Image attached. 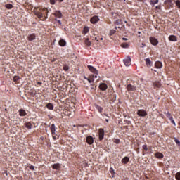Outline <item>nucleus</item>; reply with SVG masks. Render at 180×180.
Here are the masks:
<instances>
[{
    "mask_svg": "<svg viewBox=\"0 0 180 180\" xmlns=\"http://www.w3.org/2000/svg\"><path fill=\"white\" fill-rule=\"evenodd\" d=\"M95 40H96L97 41H98V38L95 37Z\"/></svg>",
    "mask_w": 180,
    "mask_h": 180,
    "instance_id": "59",
    "label": "nucleus"
},
{
    "mask_svg": "<svg viewBox=\"0 0 180 180\" xmlns=\"http://www.w3.org/2000/svg\"><path fill=\"white\" fill-rule=\"evenodd\" d=\"M155 29H158V25H156L155 26Z\"/></svg>",
    "mask_w": 180,
    "mask_h": 180,
    "instance_id": "57",
    "label": "nucleus"
},
{
    "mask_svg": "<svg viewBox=\"0 0 180 180\" xmlns=\"http://www.w3.org/2000/svg\"><path fill=\"white\" fill-rule=\"evenodd\" d=\"M89 71H91V72H93V74H98V71L92 65H88L87 66Z\"/></svg>",
    "mask_w": 180,
    "mask_h": 180,
    "instance_id": "9",
    "label": "nucleus"
},
{
    "mask_svg": "<svg viewBox=\"0 0 180 180\" xmlns=\"http://www.w3.org/2000/svg\"><path fill=\"white\" fill-rule=\"evenodd\" d=\"M141 47H146V44L142 43Z\"/></svg>",
    "mask_w": 180,
    "mask_h": 180,
    "instance_id": "48",
    "label": "nucleus"
},
{
    "mask_svg": "<svg viewBox=\"0 0 180 180\" xmlns=\"http://www.w3.org/2000/svg\"><path fill=\"white\" fill-rule=\"evenodd\" d=\"M127 91H136L137 90V87H136V86H133L131 84H128L127 86Z\"/></svg>",
    "mask_w": 180,
    "mask_h": 180,
    "instance_id": "8",
    "label": "nucleus"
},
{
    "mask_svg": "<svg viewBox=\"0 0 180 180\" xmlns=\"http://www.w3.org/2000/svg\"><path fill=\"white\" fill-rule=\"evenodd\" d=\"M34 13L36 16H37V18H43V12L36 11L34 12Z\"/></svg>",
    "mask_w": 180,
    "mask_h": 180,
    "instance_id": "15",
    "label": "nucleus"
},
{
    "mask_svg": "<svg viewBox=\"0 0 180 180\" xmlns=\"http://www.w3.org/2000/svg\"><path fill=\"white\" fill-rule=\"evenodd\" d=\"M174 141H175L176 144H177V146H179V147H180V141H179V140H178V139L175 138L174 139Z\"/></svg>",
    "mask_w": 180,
    "mask_h": 180,
    "instance_id": "37",
    "label": "nucleus"
},
{
    "mask_svg": "<svg viewBox=\"0 0 180 180\" xmlns=\"http://www.w3.org/2000/svg\"><path fill=\"white\" fill-rule=\"evenodd\" d=\"M122 40H124V41H127V38H122Z\"/></svg>",
    "mask_w": 180,
    "mask_h": 180,
    "instance_id": "54",
    "label": "nucleus"
},
{
    "mask_svg": "<svg viewBox=\"0 0 180 180\" xmlns=\"http://www.w3.org/2000/svg\"><path fill=\"white\" fill-rule=\"evenodd\" d=\"M89 32V28L88 27H85L84 28V34H86V33H88Z\"/></svg>",
    "mask_w": 180,
    "mask_h": 180,
    "instance_id": "32",
    "label": "nucleus"
},
{
    "mask_svg": "<svg viewBox=\"0 0 180 180\" xmlns=\"http://www.w3.org/2000/svg\"><path fill=\"white\" fill-rule=\"evenodd\" d=\"M58 1H59V2H63V0H58Z\"/></svg>",
    "mask_w": 180,
    "mask_h": 180,
    "instance_id": "62",
    "label": "nucleus"
},
{
    "mask_svg": "<svg viewBox=\"0 0 180 180\" xmlns=\"http://www.w3.org/2000/svg\"><path fill=\"white\" fill-rule=\"evenodd\" d=\"M115 176H116V173L113 172V178H115Z\"/></svg>",
    "mask_w": 180,
    "mask_h": 180,
    "instance_id": "53",
    "label": "nucleus"
},
{
    "mask_svg": "<svg viewBox=\"0 0 180 180\" xmlns=\"http://www.w3.org/2000/svg\"><path fill=\"white\" fill-rule=\"evenodd\" d=\"M166 115H167V117H168V119H169L172 117V115H171V113L169 112H167L166 113Z\"/></svg>",
    "mask_w": 180,
    "mask_h": 180,
    "instance_id": "40",
    "label": "nucleus"
},
{
    "mask_svg": "<svg viewBox=\"0 0 180 180\" xmlns=\"http://www.w3.org/2000/svg\"><path fill=\"white\" fill-rule=\"evenodd\" d=\"M115 25H117L118 26V29H122L123 27L122 22L121 19L116 20V21L114 22Z\"/></svg>",
    "mask_w": 180,
    "mask_h": 180,
    "instance_id": "7",
    "label": "nucleus"
},
{
    "mask_svg": "<svg viewBox=\"0 0 180 180\" xmlns=\"http://www.w3.org/2000/svg\"><path fill=\"white\" fill-rule=\"evenodd\" d=\"M37 85H41V82H37Z\"/></svg>",
    "mask_w": 180,
    "mask_h": 180,
    "instance_id": "56",
    "label": "nucleus"
},
{
    "mask_svg": "<svg viewBox=\"0 0 180 180\" xmlns=\"http://www.w3.org/2000/svg\"><path fill=\"white\" fill-rule=\"evenodd\" d=\"M91 23H93V25H95V23H98L99 22V17L95 15L90 20Z\"/></svg>",
    "mask_w": 180,
    "mask_h": 180,
    "instance_id": "6",
    "label": "nucleus"
},
{
    "mask_svg": "<svg viewBox=\"0 0 180 180\" xmlns=\"http://www.w3.org/2000/svg\"><path fill=\"white\" fill-rule=\"evenodd\" d=\"M146 65H148H148H149V67H151L153 62H151V60H150V58H147L146 59Z\"/></svg>",
    "mask_w": 180,
    "mask_h": 180,
    "instance_id": "21",
    "label": "nucleus"
},
{
    "mask_svg": "<svg viewBox=\"0 0 180 180\" xmlns=\"http://www.w3.org/2000/svg\"><path fill=\"white\" fill-rule=\"evenodd\" d=\"M43 11H45L46 13L49 12L47 9H44Z\"/></svg>",
    "mask_w": 180,
    "mask_h": 180,
    "instance_id": "58",
    "label": "nucleus"
},
{
    "mask_svg": "<svg viewBox=\"0 0 180 180\" xmlns=\"http://www.w3.org/2000/svg\"><path fill=\"white\" fill-rule=\"evenodd\" d=\"M52 136H56V131L51 132Z\"/></svg>",
    "mask_w": 180,
    "mask_h": 180,
    "instance_id": "50",
    "label": "nucleus"
},
{
    "mask_svg": "<svg viewBox=\"0 0 180 180\" xmlns=\"http://www.w3.org/2000/svg\"><path fill=\"white\" fill-rule=\"evenodd\" d=\"M25 127H26V129H28L29 130H30V129L33 128V124L30 122H25L24 124Z\"/></svg>",
    "mask_w": 180,
    "mask_h": 180,
    "instance_id": "10",
    "label": "nucleus"
},
{
    "mask_svg": "<svg viewBox=\"0 0 180 180\" xmlns=\"http://www.w3.org/2000/svg\"><path fill=\"white\" fill-rule=\"evenodd\" d=\"M18 112H19L20 116H21V117L26 116V115H27V113H26V111L23 109H20L18 110Z\"/></svg>",
    "mask_w": 180,
    "mask_h": 180,
    "instance_id": "14",
    "label": "nucleus"
},
{
    "mask_svg": "<svg viewBox=\"0 0 180 180\" xmlns=\"http://www.w3.org/2000/svg\"><path fill=\"white\" fill-rule=\"evenodd\" d=\"M109 36L110 37V39H113V30H111L110 33H109Z\"/></svg>",
    "mask_w": 180,
    "mask_h": 180,
    "instance_id": "38",
    "label": "nucleus"
},
{
    "mask_svg": "<svg viewBox=\"0 0 180 180\" xmlns=\"http://www.w3.org/2000/svg\"><path fill=\"white\" fill-rule=\"evenodd\" d=\"M19 79H20L19 76H14V77H13V81H14V82H18V81H19Z\"/></svg>",
    "mask_w": 180,
    "mask_h": 180,
    "instance_id": "33",
    "label": "nucleus"
},
{
    "mask_svg": "<svg viewBox=\"0 0 180 180\" xmlns=\"http://www.w3.org/2000/svg\"><path fill=\"white\" fill-rule=\"evenodd\" d=\"M175 177H176V180H180V172H177V173L176 174Z\"/></svg>",
    "mask_w": 180,
    "mask_h": 180,
    "instance_id": "35",
    "label": "nucleus"
},
{
    "mask_svg": "<svg viewBox=\"0 0 180 180\" xmlns=\"http://www.w3.org/2000/svg\"><path fill=\"white\" fill-rule=\"evenodd\" d=\"M58 0H50L51 5H55Z\"/></svg>",
    "mask_w": 180,
    "mask_h": 180,
    "instance_id": "39",
    "label": "nucleus"
},
{
    "mask_svg": "<svg viewBox=\"0 0 180 180\" xmlns=\"http://www.w3.org/2000/svg\"><path fill=\"white\" fill-rule=\"evenodd\" d=\"M149 40L153 46H157L158 44V39L155 37H150Z\"/></svg>",
    "mask_w": 180,
    "mask_h": 180,
    "instance_id": "2",
    "label": "nucleus"
},
{
    "mask_svg": "<svg viewBox=\"0 0 180 180\" xmlns=\"http://www.w3.org/2000/svg\"><path fill=\"white\" fill-rule=\"evenodd\" d=\"M99 140L102 141L103 140V137L105 136V131L103 130V129L101 128L99 129Z\"/></svg>",
    "mask_w": 180,
    "mask_h": 180,
    "instance_id": "5",
    "label": "nucleus"
},
{
    "mask_svg": "<svg viewBox=\"0 0 180 180\" xmlns=\"http://www.w3.org/2000/svg\"><path fill=\"white\" fill-rule=\"evenodd\" d=\"M143 150H145V151H148V148L147 147V145H143Z\"/></svg>",
    "mask_w": 180,
    "mask_h": 180,
    "instance_id": "42",
    "label": "nucleus"
},
{
    "mask_svg": "<svg viewBox=\"0 0 180 180\" xmlns=\"http://www.w3.org/2000/svg\"><path fill=\"white\" fill-rule=\"evenodd\" d=\"M52 168L53 169H60V168H61V165L60 163L53 164L52 165Z\"/></svg>",
    "mask_w": 180,
    "mask_h": 180,
    "instance_id": "16",
    "label": "nucleus"
},
{
    "mask_svg": "<svg viewBox=\"0 0 180 180\" xmlns=\"http://www.w3.org/2000/svg\"><path fill=\"white\" fill-rule=\"evenodd\" d=\"M171 123H172L174 126H176V124L175 123V120H172V122H171Z\"/></svg>",
    "mask_w": 180,
    "mask_h": 180,
    "instance_id": "47",
    "label": "nucleus"
},
{
    "mask_svg": "<svg viewBox=\"0 0 180 180\" xmlns=\"http://www.w3.org/2000/svg\"><path fill=\"white\" fill-rule=\"evenodd\" d=\"M175 4H176L177 8H179V9H180V0H176L175 1Z\"/></svg>",
    "mask_w": 180,
    "mask_h": 180,
    "instance_id": "36",
    "label": "nucleus"
},
{
    "mask_svg": "<svg viewBox=\"0 0 180 180\" xmlns=\"http://www.w3.org/2000/svg\"><path fill=\"white\" fill-rule=\"evenodd\" d=\"M129 161H130V159L129 158V157L125 156L122 160V162L123 164H127V162H129Z\"/></svg>",
    "mask_w": 180,
    "mask_h": 180,
    "instance_id": "20",
    "label": "nucleus"
},
{
    "mask_svg": "<svg viewBox=\"0 0 180 180\" xmlns=\"http://www.w3.org/2000/svg\"><path fill=\"white\" fill-rule=\"evenodd\" d=\"M86 141L89 146L94 144V137H92V136H88L86 139Z\"/></svg>",
    "mask_w": 180,
    "mask_h": 180,
    "instance_id": "4",
    "label": "nucleus"
},
{
    "mask_svg": "<svg viewBox=\"0 0 180 180\" xmlns=\"http://www.w3.org/2000/svg\"><path fill=\"white\" fill-rule=\"evenodd\" d=\"M53 140H58V136L53 135L52 136Z\"/></svg>",
    "mask_w": 180,
    "mask_h": 180,
    "instance_id": "43",
    "label": "nucleus"
},
{
    "mask_svg": "<svg viewBox=\"0 0 180 180\" xmlns=\"http://www.w3.org/2000/svg\"><path fill=\"white\" fill-rule=\"evenodd\" d=\"M52 61H56V59H53V60Z\"/></svg>",
    "mask_w": 180,
    "mask_h": 180,
    "instance_id": "64",
    "label": "nucleus"
},
{
    "mask_svg": "<svg viewBox=\"0 0 180 180\" xmlns=\"http://www.w3.org/2000/svg\"><path fill=\"white\" fill-rule=\"evenodd\" d=\"M47 109H49V110H53L54 109V105H53V103H49L46 105Z\"/></svg>",
    "mask_w": 180,
    "mask_h": 180,
    "instance_id": "22",
    "label": "nucleus"
},
{
    "mask_svg": "<svg viewBox=\"0 0 180 180\" xmlns=\"http://www.w3.org/2000/svg\"><path fill=\"white\" fill-rule=\"evenodd\" d=\"M97 109L100 112H102V110H103V108H102L101 107H98Z\"/></svg>",
    "mask_w": 180,
    "mask_h": 180,
    "instance_id": "45",
    "label": "nucleus"
},
{
    "mask_svg": "<svg viewBox=\"0 0 180 180\" xmlns=\"http://www.w3.org/2000/svg\"><path fill=\"white\" fill-rule=\"evenodd\" d=\"M87 81L89 84H92V82H94V79H91L89 78L87 79Z\"/></svg>",
    "mask_w": 180,
    "mask_h": 180,
    "instance_id": "44",
    "label": "nucleus"
},
{
    "mask_svg": "<svg viewBox=\"0 0 180 180\" xmlns=\"http://www.w3.org/2000/svg\"><path fill=\"white\" fill-rule=\"evenodd\" d=\"M94 78H98V76L95 75V76H94Z\"/></svg>",
    "mask_w": 180,
    "mask_h": 180,
    "instance_id": "63",
    "label": "nucleus"
},
{
    "mask_svg": "<svg viewBox=\"0 0 180 180\" xmlns=\"http://www.w3.org/2000/svg\"><path fill=\"white\" fill-rule=\"evenodd\" d=\"M30 169H31V171H34V166L33 165L30 166Z\"/></svg>",
    "mask_w": 180,
    "mask_h": 180,
    "instance_id": "46",
    "label": "nucleus"
},
{
    "mask_svg": "<svg viewBox=\"0 0 180 180\" xmlns=\"http://www.w3.org/2000/svg\"><path fill=\"white\" fill-rule=\"evenodd\" d=\"M53 131H56V124H52L51 126V133Z\"/></svg>",
    "mask_w": 180,
    "mask_h": 180,
    "instance_id": "28",
    "label": "nucleus"
},
{
    "mask_svg": "<svg viewBox=\"0 0 180 180\" xmlns=\"http://www.w3.org/2000/svg\"><path fill=\"white\" fill-rule=\"evenodd\" d=\"M123 61L126 67H130V65H131V58H130V56L127 57V58L124 59Z\"/></svg>",
    "mask_w": 180,
    "mask_h": 180,
    "instance_id": "1",
    "label": "nucleus"
},
{
    "mask_svg": "<svg viewBox=\"0 0 180 180\" xmlns=\"http://www.w3.org/2000/svg\"><path fill=\"white\" fill-rule=\"evenodd\" d=\"M84 79H86V81L88 80V77H86V76H84Z\"/></svg>",
    "mask_w": 180,
    "mask_h": 180,
    "instance_id": "55",
    "label": "nucleus"
},
{
    "mask_svg": "<svg viewBox=\"0 0 180 180\" xmlns=\"http://www.w3.org/2000/svg\"><path fill=\"white\" fill-rule=\"evenodd\" d=\"M169 41H176V36H175V35H170L169 37Z\"/></svg>",
    "mask_w": 180,
    "mask_h": 180,
    "instance_id": "19",
    "label": "nucleus"
},
{
    "mask_svg": "<svg viewBox=\"0 0 180 180\" xmlns=\"http://www.w3.org/2000/svg\"><path fill=\"white\" fill-rule=\"evenodd\" d=\"M154 86H155L156 88H161V82H155L153 83Z\"/></svg>",
    "mask_w": 180,
    "mask_h": 180,
    "instance_id": "24",
    "label": "nucleus"
},
{
    "mask_svg": "<svg viewBox=\"0 0 180 180\" xmlns=\"http://www.w3.org/2000/svg\"><path fill=\"white\" fill-rule=\"evenodd\" d=\"M158 0H150V4L152 6H154V5H155V4H158Z\"/></svg>",
    "mask_w": 180,
    "mask_h": 180,
    "instance_id": "26",
    "label": "nucleus"
},
{
    "mask_svg": "<svg viewBox=\"0 0 180 180\" xmlns=\"http://www.w3.org/2000/svg\"><path fill=\"white\" fill-rule=\"evenodd\" d=\"M121 47H122V49H128L129 44L124 42V43L121 44Z\"/></svg>",
    "mask_w": 180,
    "mask_h": 180,
    "instance_id": "27",
    "label": "nucleus"
},
{
    "mask_svg": "<svg viewBox=\"0 0 180 180\" xmlns=\"http://www.w3.org/2000/svg\"><path fill=\"white\" fill-rule=\"evenodd\" d=\"M58 23H59V25H61V20H58Z\"/></svg>",
    "mask_w": 180,
    "mask_h": 180,
    "instance_id": "52",
    "label": "nucleus"
},
{
    "mask_svg": "<svg viewBox=\"0 0 180 180\" xmlns=\"http://www.w3.org/2000/svg\"><path fill=\"white\" fill-rule=\"evenodd\" d=\"M115 30L119 29V25H115Z\"/></svg>",
    "mask_w": 180,
    "mask_h": 180,
    "instance_id": "49",
    "label": "nucleus"
},
{
    "mask_svg": "<svg viewBox=\"0 0 180 180\" xmlns=\"http://www.w3.org/2000/svg\"><path fill=\"white\" fill-rule=\"evenodd\" d=\"M55 16H56L57 18H62L63 14L61 13V11H58L56 12Z\"/></svg>",
    "mask_w": 180,
    "mask_h": 180,
    "instance_id": "25",
    "label": "nucleus"
},
{
    "mask_svg": "<svg viewBox=\"0 0 180 180\" xmlns=\"http://www.w3.org/2000/svg\"><path fill=\"white\" fill-rule=\"evenodd\" d=\"M110 172L111 174V177L113 178V167H110Z\"/></svg>",
    "mask_w": 180,
    "mask_h": 180,
    "instance_id": "41",
    "label": "nucleus"
},
{
    "mask_svg": "<svg viewBox=\"0 0 180 180\" xmlns=\"http://www.w3.org/2000/svg\"><path fill=\"white\" fill-rule=\"evenodd\" d=\"M155 157H156V158L161 159V158H164V155L162 153L157 152L155 153Z\"/></svg>",
    "mask_w": 180,
    "mask_h": 180,
    "instance_id": "18",
    "label": "nucleus"
},
{
    "mask_svg": "<svg viewBox=\"0 0 180 180\" xmlns=\"http://www.w3.org/2000/svg\"><path fill=\"white\" fill-rule=\"evenodd\" d=\"M165 4H168V5H174V4L172 3V0H166L165 1Z\"/></svg>",
    "mask_w": 180,
    "mask_h": 180,
    "instance_id": "31",
    "label": "nucleus"
},
{
    "mask_svg": "<svg viewBox=\"0 0 180 180\" xmlns=\"http://www.w3.org/2000/svg\"><path fill=\"white\" fill-rule=\"evenodd\" d=\"M59 46H60V47H65V46H67V41L64 39L59 40Z\"/></svg>",
    "mask_w": 180,
    "mask_h": 180,
    "instance_id": "13",
    "label": "nucleus"
},
{
    "mask_svg": "<svg viewBox=\"0 0 180 180\" xmlns=\"http://www.w3.org/2000/svg\"><path fill=\"white\" fill-rule=\"evenodd\" d=\"M113 142L115 143V144H120V139H114Z\"/></svg>",
    "mask_w": 180,
    "mask_h": 180,
    "instance_id": "34",
    "label": "nucleus"
},
{
    "mask_svg": "<svg viewBox=\"0 0 180 180\" xmlns=\"http://www.w3.org/2000/svg\"><path fill=\"white\" fill-rule=\"evenodd\" d=\"M105 122H109V120L106 119V120H105Z\"/></svg>",
    "mask_w": 180,
    "mask_h": 180,
    "instance_id": "61",
    "label": "nucleus"
},
{
    "mask_svg": "<svg viewBox=\"0 0 180 180\" xmlns=\"http://www.w3.org/2000/svg\"><path fill=\"white\" fill-rule=\"evenodd\" d=\"M90 84H91V85L94 86V82L90 83Z\"/></svg>",
    "mask_w": 180,
    "mask_h": 180,
    "instance_id": "60",
    "label": "nucleus"
},
{
    "mask_svg": "<svg viewBox=\"0 0 180 180\" xmlns=\"http://www.w3.org/2000/svg\"><path fill=\"white\" fill-rule=\"evenodd\" d=\"M27 39L29 41H33V40H36V34H31L28 35Z\"/></svg>",
    "mask_w": 180,
    "mask_h": 180,
    "instance_id": "11",
    "label": "nucleus"
},
{
    "mask_svg": "<svg viewBox=\"0 0 180 180\" xmlns=\"http://www.w3.org/2000/svg\"><path fill=\"white\" fill-rule=\"evenodd\" d=\"M63 70L65 72L68 71V70H70V66H68V65H63Z\"/></svg>",
    "mask_w": 180,
    "mask_h": 180,
    "instance_id": "30",
    "label": "nucleus"
},
{
    "mask_svg": "<svg viewBox=\"0 0 180 180\" xmlns=\"http://www.w3.org/2000/svg\"><path fill=\"white\" fill-rule=\"evenodd\" d=\"M6 8L7 9H12V8H13V5H12L11 4H6Z\"/></svg>",
    "mask_w": 180,
    "mask_h": 180,
    "instance_id": "29",
    "label": "nucleus"
},
{
    "mask_svg": "<svg viewBox=\"0 0 180 180\" xmlns=\"http://www.w3.org/2000/svg\"><path fill=\"white\" fill-rule=\"evenodd\" d=\"M84 43L87 47H91V41L88 38L85 39Z\"/></svg>",
    "mask_w": 180,
    "mask_h": 180,
    "instance_id": "23",
    "label": "nucleus"
},
{
    "mask_svg": "<svg viewBox=\"0 0 180 180\" xmlns=\"http://www.w3.org/2000/svg\"><path fill=\"white\" fill-rule=\"evenodd\" d=\"M169 120L172 122V120H174V118L172 117H170V118H169Z\"/></svg>",
    "mask_w": 180,
    "mask_h": 180,
    "instance_id": "51",
    "label": "nucleus"
},
{
    "mask_svg": "<svg viewBox=\"0 0 180 180\" xmlns=\"http://www.w3.org/2000/svg\"><path fill=\"white\" fill-rule=\"evenodd\" d=\"M99 88L101 91H106V89H108V85H106L105 83H103L99 85Z\"/></svg>",
    "mask_w": 180,
    "mask_h": 180,
    "instance_id": "12",
    "label": "nucleus"
},
{
    "mask_svg": "<svg viewBox=\"0 0 180 180\" xmlns=\"http://www.w3.org/2000/svg\"><path fill=\"white\" fill-rule=\"evenodd\" d=\"M137 115L141 117H144L147 116V111L144 110H139L137 111Z\"/></svg>",
    "mask_w": 180,
    "mask_h": 180,
    "instance_id": "3",
    "label": "nucleus"
},
{
    "mask_svg": "<svg viewBox=\"0 0 180 180\" xmlns=\"http://www.w3.org/2000/svg\"><path fill=\"white\" fill-rule=\"evenodd\" d=\"M156 68H162V63L161 61H157L155 64Z\"/></svg>",
    "mask_w": 180,
    "mask_h": 180,
    "instance_id": "17",
    "label": "nucleus"
}]
</instances>
